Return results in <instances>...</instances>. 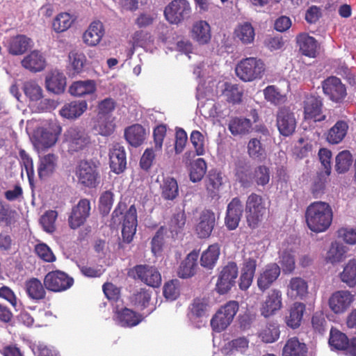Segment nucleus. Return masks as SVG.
<instances>
[{"mask_svg": "<svg viewBox=\"0 0 356 356\" xmlns=\"http://www.w3.org/2000/svg\"><path fill=\"white\" fill-rule=\"evenodd\" d=\"M280 275V268L275 263L266 265L260 272L257 286L261 291L268 289Z\"/></svg>", "mask_w": 356, "mask_h": 356, "instance_id": "412c9836", "label": "nucleus"}, {"mask_svg": "<svg viewBox=\"0 0 356 356\" xmlns=\"http://www.w3.org/2000/svg\"><path fill=\"white\" fill-rule=\"evenodd\" d=\"M280 263L285 273H290L295 269L296 253L292 249L282 250L280 251Z\"/></svg>", "mask_w": 356, "mask_h": 356, "instance_id": "864d4df0", "label": "nucleus"}, {"mask_svg": "<svg viewBox=\"0 0 356 356\" xmlns=\"http://www.w3.org/2000/svg\"><path fill=\"white\" fill-rule=\"evenodd\" d=\"M207 171V163L203 159H197L191 165L190 179L193 182L200 181Z\"/></svg>", "mask_w": 356, "mask_h": 356, "instance_id": "052dcab7", "label": "nucleus"}, {"mask_svg": "<svg viewBox=\"0 0 356 356\" xmlns=\"http://www.w3.org/2000/svg\"><path fill=\"white\" fill-rule=\"evenodd\" d=\"M150 298L148 291L140 289L132 296L131 301L136 309L143 310L148 306Z\"/></svg>", "mask_w": 356, "mask_h": 356, "instance_id": "0e129e2a", "label": "nucleus"}, {"mask_svg": "<svg viewBox=\"0 0 356 356\" xmlns=\"http://www.w3.org/2000/svg\"><path fill=\"white\" fill-rule=\"evenodd\" d=\"M329 344L332 348L344 350L348 344V338L339 330L332 328L330 333Z\"/></svg>", "mask_w": 356, "mask_h": 356, "instance_id": "5fc2aeb1", "label": "nucleus"}, {"mask_svg": "<svg viewBox=\"0 0 356 356\" xmlns=\"http://www.w3.org/2000/svg\"><path fill=\"white\" fill-rule=\"evenodd\" d=\"M265 99L273 104H280L284 102L286 97L281 94L275 86H268L264 90Z\"/></svg>", "mask_w": 356, "mask_h": 356, "instance_id": "69168bd1", "label": "nucleus"}, {"mask_svg": "<svg viewBox=\"0 0 356 356\" xmlns=\"http://www.w3.org/2000/svg\"><path fill=\"white\" fill-rule=\"evenodd\" d=\"M33 46V40L24 35H18L10 38L7 42L8 50L13 55L23 54Z\"/></svg>", "mask_w": 356, "mask_h": 356, "instance_id": "c756f323", "label": "nucleus"}, {"mask_svg": "<svg viewBox=\"0 0 356 356\" xmlns=\"http://www.w3.org/2000/svg\"><path fill=\"white\" fill-rule=\"evenodd\" d=\"M243 207L238 197L232 199L227 205L225 225L229 230L235 229L239 224L242 216Z\"/></svg>", "mask_w": 356, "mask_h": 356, "instance_id": "393cba45", "label": "nucleus"}, {"mask_svg": "<svg viewBox=\"0 0 356 356\" xmlns=\"http://www.w3.org/2000/svg\"><path fill=\"white\" fill-rule=\"evenodd\" d=\"M110 168L111 170L120 174L127 166V157L124 147L119 143H115L109 150Z\"/></svg>", "mask_w": 356, "mask_h": 356, "instance_id": "f3484780", "label": "nucleus"}, {"mask_svg": "<svg viewBox=\"0 0 356 356\" xmlns=\"http://www.w3.org/2000/svg\"><path fill=\"white\" fill-rule=\"evenodd\" d=\"M305 343L300 342L296 337L289 339L283 348V356H306Z\"/></svg>", "mask_w": 356, "mask_h": 356, "instance_id": "c03bdc74", "label": "nucleus"}, {"mask_svg": "<svg viewBox=\"0 0 356 356\" xmlns=\"http://www.w3.org/2000/svg\"><path fill=\"white\" fill-rule=\"evenodd\" d=\"M24 90L25 95L31 101H38L42 98V90L35 81H29L24 83Z\"/></svg>", "mask_w": 356, "mask_h": 356, "instance_id": "338daca9", "label": "nucleus"}, {"mask_svg": "<svg viewBox=\"0 0 356 356\" xmlns=\"http://www.w3.org/2000/svg\"><path fill=\"white\" fill-rule=\"evenodd\" d=\"M190 140L197 156H203L206 153V138L199 131H193L190 136Z\"/></svg>", "mask_w": 356, "mask_h": 356, "instance_id": "bf43d9fd", "label": "nucleus"}, {"mask_svg": "<svg viewBox=\"0 0 356 356\" xmlns=\"http://www.w3.org/2000/svg\"><path fill=\"white\" fill-rule=\"evenodd\" d=\"M76 17L69 13H60L54 19L52 28L56 33L68 30L75 22Z\"/></svg>", "mask_w": 356, "mask_h": 356, "instance_id": "49530a36", "label": "nucleus"}, {"mask_svg": "<svg viewBox=\"0 0 356 356\" xmlns=\"http://www.w3.org/2000/svg\"><path fill=\"white\" fill-rule=\"evenodd\" d=\"M332 218V207L328 203L322 201L312 203L305 212L307 227L316 233L325 232L330 227Z\"/></svg>", "mask_w": 356, "mask_h": 356, "instance_id": "f257e3e1", "label": "nucleus"}, {"mask_svg": "<svg viewBox=\"0 0 356 356\" xmlns=\"http://www.w3.org/2000/svg\"><path fill=\"white\" fill-rule=\"evenodd\" d=\"M222 184V175L221 172L215 170L209 171L205 179V186L207 195L211 198L218 197Z\"/></svg>", "mask_w": 356, "mask_h": 356, "instance_id": "c9c22d12", "label": "nucleus"}, {"mask_svg": "<svg viewBox=\"0 0 356 356\" xmlns=\"http://www.w3.org/2000/svg\"><path fill=\"white\" fill-rule=\"evenodd\" d=\"M22 65L31 72H40L45 68L46 59L42 52L33 50L23 58Z\"/></svg>", "mask_w": 356, "mask_h": 356, "instance_id": "c85d7f7f", "label": "nucleus"}, {"mask_svg": "<svg viewBox=\"0 0 356 356\" xmlns=\"http://www.w3.org/2000/svg\"><path fill=\"white\" fill-rule=\"evenodd\" d=\"M105 34L103 23L99 20L92 21L83 34V42L89 47H95L100 43Z\"/></svg>", "mask_w": 356, "mask_h": 356, "instance_id": "6ab92c4d", "label": "nucleus"}, {"mask_svg": "<svg viewBox=\"0 0 356 356\" xmlns=\"http://www.w3.org/2000/svg\"><path fill=\"white\" fill-rule=\"evenodd\" d=\"M250 120L243 118H234L229 120L228 129L234 136L245 135L252 129Z\"/></svg>", "mask_w": 356, "mask_h": 356, "instance_id": "a18cd8bd", "label": "nucleus"}, {"mask_svg": "<svg viewBox=\"0 0 356 356\" xmlns=\"http://www.w3.org/2000/svg\"><path fill=\"white\" fill-rule=\"evenodd\" d=\"M220 246L215 243L209 245L200 257V264L207 269H212L216 264L220 256Z\"/></svg>", "mask_w": 356, "mask_h": 356, "instance_id": "ea45409f", "label": "nucleus"}, {"mask_svg": "<svg viewBox=\"0 0 356 356\" xmlns=\"http://www.w3.org/2000/svg\"><path fill=\"white\" fill-rule=\"evenodd\" d=\"M296 41L299 49L303 55L311 58H314L316 56L318 44L314 37L302 33L297 36Z\"/></svg>", "mask_w": 356, "mask_h": 356, "instance_id": "7c9ffc66", "label": "nucleus"}, {"mask_svg": "<svg viewBox=\"0 0 356 356\" xmlns=\"http://www.w3.org/2000/svg\"><path fill=\"white\" fill-rule=\"evenodd\" d=\"M147 131L143 126L136 124L124 130V137L127 143L133 147L141 145L147 136Z\"/></svg>", "mask_w": 356, "mask_h": 356, "instance_id": "72a5a7b5", "label": "nucleus"}, {"mask_svg": "<svg viewBox=\"0 0 356 356\" xmlns=\"http://www.w3.org/2000/svg\"><path fill=\"white\" fill-rule=\"evenodd\" d=\"M264 62L257 58L242 59L236 66V76L243 81L250 82L261 79L265 72Z\"/></svg>", "mask_w": 356, "mask_h": 356, "instance_id": "f03ea898", "label": "nucleus"}, {"mask_svg": "<svg viewBox=\"0 0 356 356\" xmlns=\"http://www.w3.org/2000/svg\"><path fill=\"white\" fill-rule=\"evenodd\" d=\"M304 114L305 119L313 120L319 122L325 119L322 114V102L318 97L308 95L304 101Z\"/></svg>", "mask_w": 356, "mask_h": 356, "instance_id": "a211bd4d", "label": "nucleus"}, {"mask_svg": "<svg viewBox=\"0 0 356 356\" xmlns=\"http://www.w3.org/2000/svg\"><path fill=\"white\" fill-rule=\"evenodd\" d=\"M224 86L225 88L222 91V95L226 98V100L233 104L241 103L243 95L242 88L238 87V85L229 83H224Z\"/></svg>", "mask_w": 356, "mask_h": 356, "instance_id": "3c124183", "label": "nucleus"}, {"mask_svg": "<svg viewBox=\"0 0 356 356\" xmlns=\"http://www.w3.org/2000/svg\"><path fill=\"white\" fill-rule=\"evenodd\" d=\"M238 276V267L234 262L225 266L219 275L216 289L220 294L227 293L235 284Z\"/></svg>", "mask_w": 356, "mask_h": 356, "instance_id": "9d476101", "label": "nucleus"}, {"mask_svg": "<svg viewBox=\"0 0 356 356\" xmlns=\"http://www.w3.org/2000/svg\"><path fill=\"white\" fill-rule=\"evenodd\" d=\"M191 38L201 44H207L211 38V26L205 20H198L193 23Z\"/></svg>", "mask_w": 356, "mask_h": 356, "instance_id": "bb28decb", "label": "nucleus"}, {"mask_svg": "<svg viewBox=\"0 0 356 356\" xmlns=\"http://www.w3.org/2000/svg\"><path fill=\"white\" fill-rule=\"evenodd\" d=\"M254 29L249 22L239 24L234 30V37L244 44H248L254 41Z\"/></svg>", "mask_w": 356, "mask_h": 356, "instance_id": "37998d69", "label": "nucleus"}, {"mask_svg": "<svg viewBox=\"0 0 356 356\" xmlns=\"http://www.w3.org/2000/svg\"><path fill=\"white\" fill-rule=\"evenodd\" d=\"M305 311V304L298 302L293 303L290 308L289 316L286 318L287 326L292 329L298 327L300 325Z\"/></svg>", "mask_w": 356, "mask_h": 356, "instance_id": "79ce46f5", "label": "nucleus"}, {"mask_svg": "<svg viewBox=\"0 0 356 356\" xmlns=\"http://www.w3.org/2000/svg\"><path fill=\"white\" fill-rule=\"evenodd\" d=\"M45 82L47 90L55 94L62 93L66 87V77L58 70L51 71L47 75Z\"/></svg>", "mask_w": 356, "mask_h": 356, "instance_id": "cd10ccee", "label": "nucleus"}, {"mask_svg": "<svg viewBox=\"0 0 356 356\" xmlns=\"http://www.w3.org/2000/svg\"><path fill=\"white\" fill-rule=\"evenodd\" d=\"M115 128L114 118L111 115H97L94 124V129L100 135H111Z\"/></svg>", "mask_w": 356, "mask_h": 356, "instance_id": "a19ab883", "label": "nucleus"}, {"mask_svg": "<svg viewBox=\"0 0 356 356\" xmlns=\"http://www.w3.org/2000/svg\"><path fill=\"white\" fill-rule=\"evenodd\" d=\"M277 127L280 134L291 136L296 130V119L295 114L288 108H281L277 113Z\"/></svg>", "mask_w": 356, "mask_h": 356, "instance_id": "f8f14e48", "label": "nucleus"}, {"mask_svg": "<svg viewBox=\"0 0 356 356\" xmlns=\"http://www.w3.org/2000/svg\"><path fill=\"white\" fill-rule=\"evenodd\" d=\"M349 248L343 243L333 241L326 253L325 259L327 263L336 264L342 262L346 257Z\"/></svg>", "mask_w": 356, "mask_h": 356, "instance_id": "2f4dec72", "label": "nucleus"}, {"mask_svg": "<svg viewBox=\"0 0 356 356\" xmlns=\"http://www.w3.org/2000/svg\"><path fill=\"white\" fill-rule=\"evenodd\" d=\"M74 284V279L63 271L56 270L49 272L44 279V285L47 289L54 291H64Z\"/></svg>", "mask_w": 356, "mask_h": 356, "instance_id": "6e6552de", "label": "nucleus"}, {"mask_svg": "<svg viewBox=\"0 0 356 356\" xmlns=\"http://www.w3.org/2000/svg\"><path fill=\"white\" fill-rule=\"evenodd\" d=\"M279 337V327L275 323L267 324L259 333V337L264 343H273L278 339Z\"/></svg>", "mask_w": 356, "mask_h": 356, "instance_id": "6e6d98bb", "label": "nucleus"}, {"mask_svg": "<svg viewBox=\"0 0 356 356\" xmlns=\"http://www.w3.org/2000/svg\"><path fill=\"white\" fill-rule=\"evenodd\" d=\"M26 291L31 299L40 300L45 296L43 285L36 278H32L26 282Z\"/></svg>", "mask_w": 356, "mask_h": 356, "instance_id": "603ef678", "label": "nucleus"}, {"mask_svg": "<svg viewBox=\"0 0 356 356\" xmlns=\"http://www.w3.org/2000/svg\"><path fill=\"white\" fill-rule=\"evenodd\" d=\"M132 273L150 286L158 287L161 283V274L154 267L147 265H138L132 270Z\"/></svg>", "mask_w": 356, "mask_h": 356, "instance_id": "dca6fc26", "label": "nucleus"}, {"mask_svg": "<svg viewBox=\"0 0 356 356\" xmlns=\"http://www.w3.org/2000/svg\"><path fill=\"white\" fill-rule=\"evenodd\" d=\"M323 92L332 102H341L346 96V89L341 80L336 76L326 79L322 84Z\"/></svg>", "mask_w": 356, "mask_h": 356, "instance_id": "ddd939ff", "label": "nucleus"}, {"mask_svg": "<svg viewBox=\"0 0 356 356\" xmlns=\"http://www.w3.org/2000/svg\"><path fill=\"white\" fill-rule=\"evenodd\" d=\"M61 132L59 125L54 124L49 129H38L35 133V145L42 147H49L54 145Z\"/></svg>", "mask_w": 356, "mask_h": 356, "instance_id": "aec40b11", "label": "nucleus"}, {"mask_svg": "<svg viewBox=\"0 0 356 356\" xmlns=\"http://www.w3.org/2000/svg\"><path fill=\"white\" fill-rule=\"evenodd\" d=\"M199 254L196 251H192L181 262L178 269L177 275L181 278H188L195 273L197 266V261Z\"/></svg>", "mask_w": 356, "mask_h": 356, "instance_id": "473e14b6", "label": "nucleus"}, {"mask_svg": "<svg viewBox=\"0 0 356 356\" xmlns=\"http://www.w3.org/2000/svg\"><path fill=\"white\" fill-rule=\"evenodd\" d=\"M132 41L134 47H141L147 49L153 42L154 38L147 31H137L133 34Z\"/></svg>", "mask_w": 356, "mask_h": 356, "instance_id": "e2e57ef3", "label": "nucleus"}, {"mask_svg": "<svg viewBox=\"0 0 356 356\" xmlns=\"http://www.w3.org/2000/svg\"><path fill=\"white\" fill-rule=\"evenodd\" d=\"M355 300V295L348 290H339L331 294L328 300L330 310L336 314L345 313Z\"/></svg>", "mask_w": 356, "mask_h": 356, "instance_id": "1a4fd4ad", "label": "nucleus"}, {"mask_svg": "<svg viewBox=\"0 0 356 356\" xmlns=\"http://www.w3.org/2000/svg\"><path fill=\"white\" fill-rule=\"evenodd\" d=\"M76 177L80 184L95 188L99 182L98 165L92 160L81 161L76 168Z\"/></svg>", "mask_w": 356, "mask_h": 356, "instance_id": "20e7f679", "label": "nucleus"}, {"mask_svg": "<svg viewBox=\"0 0 356 356\" xmlns=\"http://www.w3.org/2000/svg\"><path fill=\"white\" fill-rule=\"evenodd\" d=\"M68 59L71 67L76 73L82 72L86 62V57L83 53L72 50L69 53Z\"/></svg>", "mask_w": 356, "mask_h": 356, "instance_id": "13d9d810", "label": "nucleus"}, {"mask_svg": "<svg viewBox=\"0 0 356 356\" xmlns=\"http://www.w3.org/2000/svg\"><path fill=\"white\" fill-rule=\"evenodd\" d=\"M238 310L236 301H229L221 307L211 320V325L215 332H220L232 322Z\"/></svg>", "mask_w": 356, "mask_h": 356, "instance_id": "39448f33", "label": "nucleus"}, {"mask_svg": "<svg viewBox=\"0 0 356 356\" xmlns=\"http://www.w3.org/2000/svg\"><path fill=\"white\" fill-rule=\"evenodd\" d=\"M95 91V81L90 79L74 81L69 88V92L74 97H84Z\"/></svg>", "mask_w": 356, "mask_h": 356, "instance_id": "e433bc0d", "label": "nucleus"}, {"mask_svg": "<svg viewBox=\"0 0 356 356\" xmlns=\"http://www.w3.org/2000/svg\"><path fill=\"white\" fill-rule=\"evenodd\" d=\"M57 159L55 155L49 154L40 159L38 168V176L41 179H46L51 177L56 170Z\"/></svg>", "mask_w": 356, "mask_h": 356, "instance_id": "4c0bfd02", "label": "nucleus"}, {"mask_svg": "<svg viewBox=\"0 0 356 356\" xmlns=\"http://www.w3.org/2000/svg\"><path fill=\"white\" fill-rule=\"evenodd\" d=\"M245 211L248 226L252 229L257 227L266 213L264 200L259 195L250 194L247 198Z\"/></svg>", "mask_w": 356, "mask_h": 356, "instance_id": "7ed1b4c3", "label": "nucleus"}, {"mask_svg": "<svg viewBox=\"0 0 356 356\" xmlns=\"http://www.w3.org/2000/svg\"><path fill=\"white\" fill-rule=\"evenodd\" d=\"M113 320L122 327H131L138 325L143 320L141 315L127 307H114Z\"/></svg>", "mask_w": 356, "mask_h": 356, "instance_id": "4468645a", "label": "nucleus"}, {"mask_svg": "<svg viewBox=\"0 0 356 356\" xmlns=\"http://www.w3.org/2000/svg\"><path fill=\"white\" fill-rule=\"evenodd\" d=\"M64 141L67 143L70 152H79L84 149L90 143L88 133L78 127H70L64 134Z\"/></svg>", "mask_w": 356, "mask_h": 356, "instance_id": "0eeeda50", "label": "nucleus"}, {"mask_svg": "<svg viewBox=\"0 0 356 356\" xmlns=\"http://www.w3.org/2000/svg\"><path fill=\"white\" fill-rule=\"evenodd\" d=\"M90 202L87 199H81L78 204L72 208L71 215L69 216V225L72 229H77L84 224L90 216Z\"/></svg>", "mask_w": 356, "mask_h": 356, "instance_id": "2eb2a0df", "label": "nucleus"}, {"mask_svg": "<svg viewBox=\"0 0 356 356\" xmlns=\"http://www.w3.org/2000/svg\"><path fill=\"white\" fill-rule=\"evenodd\" d=\"M216 222L215 213L211 210H204L200 216L195 231L201 238H208L214 227Z\"/></svg>", "mask_w": 356, "mask_h": 356, "instance_id": "4be33fe9", "label": "nucleus"}, {"mask_svg": "<svg viewBox=\"0 0 356 356\" xmlns=\"http://www.w3.org/2000/svg\"><path fill=\"white\" fill-rule=\"evenodd\" d=\"M352 155L348 150L339 152L335 159V168L338 173H344L348 170L352 163Z\"/></svg>", "mask_w": 356, "mask_h": 356, "instance_id": "4d7b16f0", "label": "nucleus"}, {"mask_svg": "<svg viewBox=\"0 0 356 356\" xmlns=\"http://www.w3.org/2000/svg\"><path fill=\"white\" fill-rule=\"evenodd\" d=\"M137 227L136 209L131 205L124 216L122 235L124 241L129 243L133 239Z\"/></svg>", "mask_w": 356, "mask_h": 356, "instance_id": "b1692460", "label": "nucleus"}, {"mask_svg": "<svg viewBox=\"0 0 356 356\" xmlns=\"http://www.w3.org/2000/svg\"><path fill=\"white\" fill-rule=\"evenodd\" d=\"M282 307V294L278 289H272L261 302L260 312L265 318L270 317Z\"/></svg>", "mask_w": 356, "mask_h": 356, "instance_id": "9b49d317", "label": "nucleus"}, {"mask_svg": "<svg viewBox=\"0 0 356 356\" xmlns=\"http://www.w3.org/2000/svg\"><path fill=\"white\" fill-rule=\"evenodd\" d=\"M348 125L346 122L339 120L331 127L327 134V140L330 144H339L347 134Z\"/></svg>", "mask_w": 356, "mask_h": 356, "instance_id": "58836bf2", "label": "nucleus"}, {"mask_svg": "<svg viewBox=\"0 0 356 356\" xmlns=\"http://www.w3.org/2000/svg\"><path fill=\"white\" fill-rule=\"evenodd\" d=\"M208 302L205 299H195L190 307L189 318L197 326L202 325V318L205 317L208 309Z\"/></svg>", "mask_w": 356, "mask_h": 356, "instance_id": "f704fd0d", "label": "nucleus"}, {"mask_svg": "<svg viewBox=\"0 0 356 356\" xmlns=\"http://www.w3.org/2000/svg\"><path fill=\"white\" fill-rule=\"evenodd\" d=\"M191 13V4L187 0H173L164 10L166 20L173 24H178L187 19Z\"/></svg>", "mask_w": 356, "mask_h": 356, "instance_id": "423d86ee", "label": "nucleus"}, {"mask_svg": "<svg viewBox=\"0 0 356 356\" xmlns=\"http://www.w3.org/2000/svg\"><path fill=\"white\" fill-rule=\"evenodd\" d=\"M88 104L85 100H74L65 104L59 111L60 115L67 120H76L87 110Z\"/></svg>", "mask_w": 356, "mask_h": 356, "instance_id": "a878e982", "label": "nucleus"}, {"mask_svg": "<svg viewBox=\"0 0 356 356\" xmlns=\"http://www.w3.org/2000/svg\"><path fill=\"white\" fill-rule=\"evenodd\" d=\"M340 280L349 287L356 286V259H350L344 266L343 271L339 274Z\"/></svg>", "mask_w": 356, "mask_h": 356, "instance_id": "de8ad7c7", "label": "nucleus"}, {"mask_svg": "<svg viewBox=\"0 0 356 356\" xmlns=\"http://www.w3.org/2000/svg\"><path fill=\"white\" fill-rule=\"evenodd\" d=\"M248 154L254 160L262 161L266 157V147L257 138H251L247 146Z\"/></svg>", "mask_w": 356, "mask_h": 356, "instance_id": "09e8293b", "label": "nucleus"}, {"mask_svg": "<svg viewBox=\"0 0 356 356\" xmlns=\"http://www.w3.org/2000/svg\"><path fill=\"white\" fill-rule=\"evenodd\" d=\"M57 216L56 211L50 210L41 216L40 222L45 232L51 233L55 230V222Z\"/></svg>", "mask_w": 356, "mask_h": 356, "instance_id": "774afa93", "label": "nucleus"}, {"mask_svg": "<svg viewBox=\"0 0 356 356\" xmlns=\"http://www.w3.org/2000/svg\"><path fill=\"white\" fill-rule=\"evenodd\" d=\"M308 294L307 282L302 277H294L287 284L286 296L292 300H304Z\"/></svg>", "mask_w": 356, "mask_h": 356, "instance_id": "5701e85b", "label": "nucleus"}, {"mask_svg": "<svg viewBox=\"0 0 356 356\" xmlns=\"http://www.w3.org/2000/svg\"><path fill=\"white\" fill-rule=\"evenodd\" d=\"M161 195L165 200H173L179 194L178 184L174 178L166 177L161 185Z\"/></svg>", "mask_w": 356, "mask_h": 356, "instance_id": "8fccbe9b", "label": "nucleus"}, {"mask_svg": "<svg viewBox=\"0 0 356 356\" xmlns=\"http://www.w3.org/2000/svg\"><path fill=\"white\" fill-rule=\"evenodd\" d=\"M19 156L22 165V176L23 177L26 174L29 182L31 183L34 177L33 161L24 150H20Z\"/></svg>", "mask_w": 356, "mask_h": 356, "instance_id": "680f3d73", "label": "nucleus"}]
</instances>
